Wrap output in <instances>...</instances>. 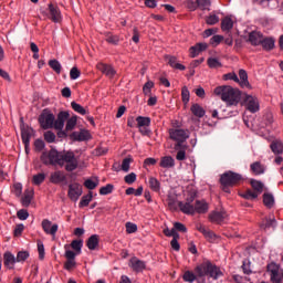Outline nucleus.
<instances>
[{
	"mask_svg": "<svg viewBox=\"0 0 283 283\" xmlns=\"http://www.w3.org/2000/svg\"><path fill=\"white\" fill-rule=\"evenodd\" d=\"M71 107L72 109H74V112H76L77 114H81L82 116H85V114H87V111L76 102H72Z\"/></svg>",
	"mask_w": 283,
	"mask_h": 283,
	"instance_id": "79ce46f5",
	"label": "nucleus"
},
{
	"mask_svg": "<svg viewBox=\"0 0 283 283\" xmlns=\"http://www.w3.org/2000/svg\"><path fill=\"white\" fill-rule=\"evenodd\" d=\"M175 231H180L181 233H187V227L182 224L181 222H175L174 223Z\"/></svg>",
	"mask_w": 283,
	"mask_h": 283,
	"instance_id": "338daca9",
	"label": "nucleus"
},
{
	"mask_svg": "<svg viewBox=\"0 0 283 283\" xmlns=\"http://www.w3.org/2000/svg\"><path fill=\"white\" fill-rule=\"evenodd\" d=\"M263 50L266 52H271L275 48V39L273 38H264L261 40V44Z\"/></svg>",
	"mask_w": 283,
	"mask_h": 283,
	"instance_id": "cd10ccee",
	"label": "nucleus"
},
{
	"mask_svg": "<svg viewBox=\"0 0 283 283\" xmlns=\"http://www.w3.org/2000/svg\"><path fill=\"white\" fill-rule=\"evenodd\" d=\"M81 77V71L78 70V67L73 66L70 71V78L71 81H76V78Z\"/></svg>",
	"mask_w": 283,
	"mask_h": 283,
	"instance_id": "864d4df0",
	"label": "nucleus"
},
{
	"mask_svg": "<svg viewBox=\"0 0 283 283\" xmlns=\"http://www.w3.org/2000/svg\"><path fill=\"white\" fill-rule=\"evenodd\" d=\"M207 63H208V66L211 70H217V67H221L222 66V63L220 62V60H218L216 57L208 59Z\"/></svg>",
	"mask_w": 283,
	"mask_h": 283,
	"instance_id": "c03bdc74",
	"label": "nucleus"
},
{
	"mask_svg": "<svg viewBox=\"0 0 283 283\" xmlns=\"http://www.w3.org/2000/svg\"><path fill=\"white\" fill-rule=\"evenodd\" d=\"M41 14L44 19H50L53 23L61 22V10L56 4L49 3L46 9H41Z\"/></svg>",
	"mask_w": 283,
	"mask_h": 283,
	"instance_id": "423d86ee",
	"label": "nucleus"
},
{
	"mask_svg": "<svg viewBox=\"0 0 283 283\" xmlns=\"http://www.w3.org/2000/svg\"><path fill=\"white\" fill-rule=\"evenodd\" d=\"M206 240H209L210 242L216 240V233H213V231L206 229L205 233H203Z\"/></svg>",
	"mask_w": 283,
	"mask_h": 283,
	"instance_id": "774afa93",
	"label": "nucleus"
},
{
	"mask_svg": "<svg viewBox=\"0 0 283 283\" xmlns=\"http://www.w3.org/2000/svg\"><path fill=\"white\" fill-rule=\"evenodd\" d=\"M159 166L163 167V169H171L176 167V160L171 156H165L161 157Z\"/></svg>",
	"mask_w": 283,
	"mask_h": 283,
	"instance_id": "393cba45",
	"label": "nucleus"
},
{
	"mask_svg": "<svg viewBox=\"0 0 283 283\" xmlns=\"http://www.w3.org/2000/svg\"><path fill=\"white\" fill-rule=\"evenodd\" d=\"M93 198H94V195L92 193V191H90L87 195L83 196L78 203L80 209H83L84 207H88L90 202L93 200Z\"/></svg>",
	"mask_w": 283,
	"mask_h": 283,
	"instance_id": "e433bc0d",
	"label": "nucleus"
},
{
	"mask_svg": "<svg viewBox=\"0 0 283 283\" xmlns=\"http://www.w3.org/2000/svg\"><path fill=\"white\" fill-rule=\"evenodd\" d=\"M220 22V18L216 14H210L207 19H206V23L208 25H216V23Z\"/></svg>",
	"mask_w": 283,
	"mask_h": 283,
	"instance_id": "4d7b16f0",
	"label": "nucleus"
},
{
	"mask_svg": "<svg viewBox=\"0 0 283 283\" xmlns=\"http://www.w3.org/2000/svg\"><path fill=\"white\" fill-rule=\"evenodd\" d=\"M98 242H101L98 234H92L86 241V247L90 251H96L98 249Z\"/></svg>",
	"mask_w": 283,
	"mask_h": 283,
	"instance_id": "a878e982",
	"label": "nucleus"
},
{
	"mask_svg": "<svg viewBox=\"0 0 283 283\" xmlns=\"http://www.w3.org/2000/svg\"><path fill=\"white\" fill-rule=\"evenodd\" d=\"M193 200H196V192H192L190 197L186 199V202L179 201L178 207L180 212L186 216H195V206L192 205Z\"/></svg>",
	"mask_w": 283,
	"mask_h": 283,
	"instance_id": "6e6552de",
	"label": "nucleus"
},
{
	"mask_svg": "<svg viewBox=\"0 0 283 283\" xmlns=\"http://www.w3.org/2000/svg\"><path fill=\"white\" fill-rule=\"evenodd\" d=\"M260 195L256 191L253 190H247L243 195L242 198L245 200H255Z\"/></svg>",
	"mask_w": 283,
	"mask_h": 283,
	"instance_id": "8fccbe9b",
	"label": "nucleus"
},
{
	"mask_svg": "<svg viewBox=\"0 0 283 283\" xmlns=\"http://www.w3.org/2000/svg\"><path fill=\"white\" fill-rule=\"evenodd\" d=\"M98 185V179H86L84 181V187H86V189L93 190L96 186Z\"/></svg>",
	"mask_w": 283,
	"mask_h": 283,
	"instance_id": "3c124183",
	"label": "nucleus"
},
{
	"mask_svg": "<svg viewBox=\"0 0 283 283\" xmlns=\"http://www.w3.org/2000/svg\"><path fill=\"white\" fill-rule=\"evenodd\" d=\"M32 134H34V130L30 127H22L21 128V137L23 145H30V138H32Z\"/></svg>",
	"mask_w": 283,
	"mask_h": 283,
	"instance_id": "bb28decb",
	"label": "nucleus"
},
{
	"mask_svg": "<svg viewBox=\"0 0 283 283\" xmlns=\"http://www.w3.org/2000/svg\"><path fill=\"white\" fill-rule=\"evenodd\" d=\"M105 41L106 43H109L111 45H118L120 43V36L114 35L112 33H105Z\"/></svg>",
	"mask_w": 283,
	"mask_h": 283,
	"instance_id": "4c0bfd02",
	"label": "nucleus"
},
{
	"mask_svg": "<svg viewBox=\"0 0 283 283\" xmlns=\"http://www.w3.org/2000/svg\"><path fill=\"white\" fill-rule=\"evenodd\" d=\"M17 262V258L11 252H6L3 254V264L7 266V269H14V264Z\"/></svg>",
	"mask_w": 283,
	"mask_h": 283,
	"instance_id": "4be33fe9",
	"label": "nucleus"
},
{
	"mask_svg": "<svg viewBox=\"0 0 283 283\" xmlns=\"http://www.w3.org/2000/svg\"><path fill=\"white\" fill-rule=\"evenodd\" d=\"M114 191V186L112 184H108L99 189L101 196H107Z\"/></svg>",
	"mask_w": 283,
	"mask_h": 283,
	"instance_id": "6e6d98bb",
	"label": "nucleus"
},
{
	"mask_svg": "<svg viewBox=\"0 0 283 283\" xmlns=\"http://www.w3.org/2000/svg\"><path fill=\"white\" fill-rule=\"evenodd\" d=\"M239 85L241 87H247L248 90H251V84L249 83V74L244 71V69H241L239 71Z\"/></svg>",
	"mask_w": 283,
	"mask_h": 283,
	"instance_id": "5701e85b",
	"label": "nucleus"
},
{
	"mask_svg": "<svg viewBox=\"0 0 283 283\" xmlns=\"http://www.w3.org/2000/svg\"><path fill=\"white\" fill-rule=\"evenodd\" d=\"M182 280H184V282L193 283V282H196L197 276L195 275L193 272H191V271H186V272L184 273V275H182Z\"/></svg>",
	"mask_w": 283,
	"mask_h": 283,
	"instance_id": "a18cd8bd",
	"label": "nucleus"
},
{
	"mask_svg": "<svg viewBox=\"0 0 283 283\" xmlns=\"http://www.w3.org/2000/svg\"><path fill=\"white\" fill-rule=\"evenodd\" d=\"M193 207H195V214L196 213L205 214V213H208L209 211V202H207V200L205 199L196 200L193 203Z\"/></svg>",
	"mask_w": 283,
	"mask_h": 283,
	"instance_id": "2eb2a0df",
	"label": "nucleus"
},
{
	"mask_svg": "<svg viewBox=\"0 0 283 283\" xmlns=\"http://www.w3.org/2000/svg\"><path fill=\"white\" fill-rule=\"evenodd\" d=\"M262 39H264V35L261 32L252 31L249 34L248 41L251 45H260L262 43Z\"/></svg>",
	"mask_w": 283,
	"mask_h": 283,
	"instance_id": "aec40b11",
	"label": "nucleus"
},
{
	"mask_svg": "<svg viewBox=\"0 0 283 283\" xmlns=\"http://www.w3.org/2000/svg\"><path fill=\"white\" fill-rule=\"evenodd\" d=\"M67 118H70L69 112H60L57 114V118L55 119L52 112L44 109L39 116V123L42 129H52V127H54L57 132H63V127H65V120H67Z\"/></svg>",
	"mask_w": 283,
	"mask_h": 283,
	"instance_id": "f03ea898",
	"label": "nucleus"
},
{
	"mask_svg": "<svg viewBox=\"0 0 283 283\" xmlns=\"http://www.w3.org/2000/svg\"><path fill=\"white\" fill-rule=\"evenodd\" d=\"M38 253H39L40 260L45 259V247L43 245V242H41V241H38Z\"/></svg>",
	"mask_w": 283,
	"mask_h": 283,
	"instance_id": "13d9d810",
	"label": "nucleus"
},
{
	"mask_svg": "<svg viewBox=\"0 0 283 283\" xmlns=\"http://www.w3.org/2000/svg\"><path fill=\"white\" fill-rule=\"evenodd\" d=\"M28 258H30V252L28 251H20L17 254V262H25V260H28Z\"/></svg>",
	"mask_w": 283,
	"mask_h": 283,
	"instance_id": "603ef678",
	"label": "nucleus"
},
{
	"mask_svg": "<svg viewBox=\"0 0 283 283\" xmlns=\"http://www.w3.org/2000/svg\"><path fill=\"white\" fill-rule=\"evenodd\" d=\"M216 96H220L228 107H233L240 103V91L232 86H218L214 88Z\"/></svg>",
	"mask_w": 283,
	"mask_h": 283,
	"instance_id": "7ed1b4c3",
	"label": "nucleus"
},
{
	"mask_svg": "<svg viewBox=\"0 0 283 283\" xmlns=\"http://www.w3.org/2000/svg\"><path fill=\"white\" fill-rule=\"evenodd\" d=\"M222 41H224V36H222V35H213L210 39V45L212 48H218V45H220V43H222Z\"/></svg>",
	"mask_w": 283,
	"mask_h": 283,
	"instance_id": "de8ad7c7",
	"label": "nucleus"
},
{
	"mask_svg": "<svg viewBox=\"0 0 283 283\" xmlns=\"http://www.w3.org/2000/svg\"><path fill=\"white\" fill-rule=\"evenodd\" d=\"M65 180H66V177H65L64 171L57 170V171H54L51 174L50 181L53 185H59L61 182H65Z\"/></svg>",
	"mask_w": 283,
	"mask_h": 283,
	"instance_id": "412c9836",
	"label": "nucleus"
},
{
	"mask_svg": "<svg viewBox=\"0 0 283 283\" xmlns=\"http://www.w3.org/2000/svg\"><path fill=\"white\" fill-rule=\"evenodd\" d=\"M227 218V212L226 211H212L209 213V220L210 222H213L214 224H220L224 222Z\"/></svg>",
	"mask_w": 283,
	"mask_h": 283,
	"instance_id": "f3484780",
	"label": "nucleus"
},
{
	"mask_svg": "<svg viewBox=\"0 0 283 283\" xmlns=\"http://www.w3.org/2000/svg\"><path fill=\"white\" fill-rule=\"evenodd\" d=\"M240 180H242V175L233 171L224 172L220 178V182L223 187L222 190L229 193V187H235Z\"/></svg>",
	"mask_w": 283,
	"mask_h": 283,
	"instance_id": "39448f33",
	"label": "nucleus"
},
{
	"mask_svg": "<svg viewBox=\"0 0 283 283\" xmlns=\"http://www.w3.org/2000/svg\"><path fill=\"white\" fill-rule=\"evenodd\" d=\"M268 273L272 283H282V276L280 275V265L276 263L268 264Z\"/></svg>",
	"mask_w": 283,
	"mask_h": 283,
	"instance_id": "f8f14e48",
	"label": "nucleus"
},
{
	"mask_svg": "<svg viewBox=\"0 0 283 283\" xmlns=\"http://www.w3.org/2000/svg\"><path fill=\"white\" fill-rule=\"evenodd\" d=\"M98 70L99 72H102V74H105V76H107L108 78H114V76H116V70H114V66L112 65L99 64Z\"/></svg>",
	"mask_w": 283,
	"mask_h": 283,
	"instance_id": "6ab92c4d",
	"label": "nucleus"
},
{
	"mask_svg": "<svg viewBox=\"0 0 283 283\" xmlns=\"http://www.w3.org/2000/svg\"><path fill=\"white\" fill-rule=\"evenodd\" d=\"M181 98L184 103H189V98H190V93H189V88H187V86H184L181 90Z\"/></svg>",
	"mask_w": 283,
	"mask_h": 283,
	"instance_id": "bf43d9fd",
	"label": "nucleus"
},
{
	"mask_svg": "<svg viewBox=\"0 0 283 283\" xmlns=\"http://www.w3.org/2000/svg\"><path fill=\"white\" fill-rule=\"evenodd\" d=\"M44 181H45V174L40 172L33 176V179H32L33 185L39 186V185H42V182Z\"/></svg>",
	"mask_w": 283,
	"mask_h": 283,
	"instance_id": "09e8293b",
	"label": "nucleus"
},
{
	"mask_svg": "<svg viewBox=\"0 0 283 283\" xmlns=\"http://www.w3.org/2000/svg\"><path fill=\"white\" fill-rule=\"evenodd\" d=\"M195 271L198 277L209 275V277H212V280H218L223 275L222 270L209 261L198 265Z\"/></svg>",
	"mask_w": 283,
	"mask_h": 283,
	"instance_id": "20e7f679",
	"label": "nucleus"
},
{
	"mask_svg": "<svg viewBox=\"0 0 283 283\" xmlns=\"http://www.w3.org/2000/svg\"><path fill=\"white\" fill-rule=\"evenodd\" d=\"M244 103L248 112H251V114H256V112H260V99H258V97L245 95Z\"/></svg>",
	"mask_w": 283,
	"mask_h": 283,
	"instance_id": "9b49d317",
	"label": "nucleus"
},
{
	"mask_svg": "<svg viewBox=\"0 0 283 283\" xmlns=\"http://www.w3.org/2000/svg\"><path fill=\"white\" fill-rule=\"evenodd\" d=\"M17 216H18L19 220H28V218H30V213L25 209L19 210L17 212Z\"/></svg>",
	"mask_w": 283,
	"mask_h": 283,
	"instance_id": "0e129e2a",
	"label": "nucleus"
},
{
	"mask_svg": "<svg viewBox=\"0 0 283 283\" xmlns=\"http://www.w3.org/2000/svg\"><path fill=\"white\" fill-rule=\"evenodd\" d=\"M32 198H34V190L33 189H27L24 191V195L21 199L22 206L28 207L32 203Z\"/></svg>",
	"mask_w": 283,
	"mask_h": 283,
	"instance_id": "c85d7f7f",
	"label": "nucleus"
},
{
	"mask_svg": "<svg viewBox=\"0 0 283 283\" xmlns=\"http://www.w3.org/2000/svg\"><path fill=\"white\" fill-rule=\"evenodd\" d=\"M49 66L55 74H61V70H63V66H61V62H59V60H50Z\"/></svg>",
	"mask_w": 283,
	"mask_h": 283,
	"instance_id": "ea45409f",
	"label": "nucleus"
},
{
	"mask_svg": "<svg viewBox=\"0 0 283 283\" xmlns=\"http://www.w3.org/2000/svg\"><path fill=\"white\" fill-rule=\"evenodd\" d=\"M222 32H231L233 30V20L230 17H226L221 20Z\"/></svg>",
	"mask_w": 283,
	"mask_h": 283,
	"instance_id": "473e14b6",
	"label": "nucleus"
},
{
	"mask_svg": "<svg viewBox=\"0 0 283 283\" xmlns=\"http://www.w3.org/2000/svg\"><path fill=\"white\" fill-rule=\"evenodd\" d=\"M250 170L254 176H262V174L266 171V168L264 167V165H262V163L254 161L250 165Z\"/></svg>",
	"mask_w": 283,
	"mask_h": 283,
	"instance_id": "b1692460",
	"label": "nucleus"
},
{
	"mask_svg": "<svg viewBox=\"0 0 283 283\" xmlns=\"http://www.w3.org/2000/svg\"><path fill=\"white\" fill-rule=\"evenodd\" d=\"M132 160H133L132 157L123 159L122 171H125V172L129 171V165H132Z\"/></svg>",
	"mask_w": 283,
	"mask_h": 283,
	"instance_id": "052dcab7",
	"label": "nucleus"
},
{
	"mask_svg": "<svg viewBox=\"0 0 283 283\" xmlns=\"http://www.w3.org/2000/svg\"><path fill=\"white\" fill-rule=\"evenodd\" d=\"M44 140H46V143H54V140H56V135L49 130L44 133Z\"/></svg>",
	"mask_w": 283,
	"mask_h": 283,
	"instance_id": "e2e57ef3",
	"label": "nucleus"
},
{
	"mask_svg": "<svg viewBox=\"0 0 283 283\" xmlns=\"http://www.w3.org/2000/svg\"><path fill=\"white\" fill-rule=\"evenodd\" d=\"M71 249H73V251H75L74 253L78 255L81 253V249H83V240H73L71 242Z\"/></svg>",
	"mask_w": 283,
	"mask_h": 283,
	"instance_id": "a19ab883",
	"label": "nucleus"
},
{
	"mask_svg": "<svg viewBox=\"0 0 283 283\" xmlns=\"http://www.w3.org/2000/svg\"><path fill=\"white\" fill-rule=\"evenodd\" d=\"M263 205L268 207V209H272L273 205H275V198L271 193L263 195Z\"/></svg>",
	"mask_w": 283,
	"mask_h": 283,
	"instance_id": "58836bf2",
	"label": "nucleus"
},
{
	"mask_svg": "<svg viewBox=\"0 0 283 283\" xmlns=\"http://www.w3.org/2000/svg\"><path fill=\"white\" fill-rule=\"evenodd\" d=\"M189 129L171 128L169 129V136L171 140L177 143L176 147H180L185 140L189 138Z\"/></svg>",
	"mask_w": 283,
	"mask_h": 283,
	"instance_id": "0eeeda50",
	"label": "nucleus"
},
{
	"mask_svg": "<svg viewBox=\"0 0 283 283\" xmlns=\"http://www.w3.org/2000/svg\"><path fill=\"white\" fill-rule=\"evenodd\" d=\"M148 187L151 191L158 193V191H160V181L156 177H149Z\"/></svg>",
	"mask_w": 283,
	"mask_h": 283,
	"instance_id": "c9c22d12",
	"label": "nucleus"
},
{
	"mask_svg": "<svg viewBox=\"0 0 283 283\" xmlns=\"http://www.w3.org/2000/svg\"><path fill=\"white\" fill-rule=\"evenodd\" d=\"M43 165H59L65 167L67 171H74L78 169V159L74 151H61L51 149L50 151L42 153L40 157Z\"/></svg>",
	"mask_w": 283,
	"mask_h": 283,
	"instance_id": "f257e3e1",
	"label": "nucleus"
},
{
	"mask_svg": "<svg viewBox=\"0 0 283 283\" xmlns=\"http://www.w3.org/2000/svg\"><path fill=\"white\" fill-rule=\"evenodd\" d=\"M64 258H66V262L64 263V269L66 271H72L76 266V253L71 250H66Z\"/></svg>",
	"mask_w": 283,
	"mask_h": 283,
	"instance_id": "4468645a",
	"label": "nucleus"
},
{
	"mask_svg": "<svg viewBox=\"0 0 283 283\" xmlns=\"http://www.w3.org/2000/svg\"><path fill=\"white\" fill-rule=\"evenodd\" d=\"M190 111L197 118H203L205 114H207V111L200 104H192Z\"/></svg>",
	"mask_w": 283,
	"mask_h": 283,
	"instance_id": "7c9ffc66",
	"label": "nucleus"
},
{
	"mask_svg": "<svg viewBox=\"0 0 283 283\" xmlns=\"http://www.w3.org/2000/svg\"><path fill=\"white\" fill-rule=\"evenodd\" d=\"M277 224V221L275 220V217H269L262 220L261 222V229H271V227H275Z\"/></svg>",
	"mask_w": 283,
	"mask_h": 283,
	"instance_id": "f704fd0d",
	"label": "nucleus"
},
{
	"mask_svg": "<svg viewBox=\"0 0 283 283\" xmlns=\"http://www.w3.org/2000/svg\"><path fill=\"white\" fill-rule=\"evenodd\" d=\"M67 196L70 198V200H72V202H77L78 198H81V196H83V186H81V184H71L69 186V192Z\"/></svg>",
	"mask_w": 283,
	"mask_h": 283,
	"instance_id": "9d476101",
	"label": "nucleus"
},
{
	"mask_svg": "<svg viewBox=\"0 0 283 283\" xmlns=\"http://www.w3.org/2000/svg\"><path fill=\"white\" fill-rule=\"evenodd\" d=\"M165 61L172 67L174 70H180L181 72H185L187 67L178 62V57L174 55H165Z\"/></svg>",
	"mask_w": 283,
	"mask_h": 283,
	"instance_id": "dca6fc26",
	"label": "nucleus"
},
{
	"mask_svg": "<svg viewBox=\"0 0 283 283\" xmlns=\"http://www.w3.org/2000/svg\"><path fill=\"white\" fill-rule=\"evenodd\" d=\"M124 180H125L126 185H134V182H136V174L130 172V174L126 175L124 177Z\"/></svg>",
	"mask_w": 283,
	"mask_h": 283,
	"instance_id": "680f3d73",
	"label": "nucleus"
},
{
	"mask_svg": "<svg viewBox=\"0 0 283 283\" xmlns=\"http://www.w3.org/2000/svg\"><path fill=\"white\" fill-rule=\"evenodd\" d=\"M199 10H211V0H197Z\"/></svg>",
	"mask_w": 283,
	"mask_h": 283,
	"instance_id": "37998d69",
	"label": "nucleus"
},
{
	"mask_svg": "<svg viewBox=\"0 0 283 283\" xmlns=\"http://www.w3.org/2000/svg\"><path fill=\"white\" fill-rule=\"evenodd\" d=\"M71 138H73V140H78V142L90 140V132L87 130L74 132L72 133Z\"/></svg>",
	"mask_w": 283,
	"mask_h": 283,
	"instance_id": "c756f323",
	"label": "nucleus"
},
{
	"mask_svg": "<svg viewBox=\"0 0 283 283\" xmlns=\"http://www.w3.org/2000/svg\"><path fill=\"white\" fill-rule=\"evenodd\" d=\"M41 227L44 233H46V235H51L53 240L54 238H56V232L59 231V224L56 223L52 224V221H50L49 219H44L41 222Z\"/></svg>",
	"mask_w": 283,
	"mask_h": 283,
	"instance_id": "ddd939ff",
	"label": "nucleus"
},
{
	"mask_svg": "<svg viewBox=\"0 0 283 283\" xmlns=\"http://www.w3.org/2000/svg\"><path fill=\"white\" fill-rule=\"evenodd\" d=\"M76 123H77V117L76 116H73L71 118L67 117L65 130L62 134L64 136H67V132H72V129H74V127H76Z\"/></svg>",
	"mask_w": 283,
	"mask_h": 283,
	"instance_id": "72a5a7b5",
	"label": "nucleus"
},
{
	"mask_svg": "<svg viewBox=\"0 0 283 283\" xmlns=\"http://www.w3.org/2000/svg\"><path fill=\"white\" fill-rule=\"evenodd\" d=\"M129 266L130 269H133V271H136V273H140V271H145V263L136 256L129 260Z\"/></svg>",
	"mask_w": 283,
	"mask_h": 283,
	"instance_id": "a211bd4d",
	"label": "nucleus"
},
{
	"mask_svg": "<svg viewBox=\"0 0 283 283\" xmlns=\"http://www.w3.org/2000/svg\"><path fill=\"white\" fill-rule=\"evenodd\" d=\"M136 123L139 132L142 133V136H149V134H151V130L149 129V125H151V118L138 116L136 118Z\"/></svg>",
	"mask_w": 283,
	"mask_h": 283,
	"instance_id": "1a4fd4ad",
	"label": "nucleus"
},
{
	"mask_svg": "<svg viewBox=\"0 0 283 283\" xmlns=\"http://www.w3.org/2000/svg\"><path fill=\"white\" fill-rule=\"evenodd\" d=\"M251 186L254 189V191L259 195L262 193V191L264 190V185L261 181L252 180Z\"/></svg>",
	"mask_w": 283,
	"mask_h": 283,
	"instance_id": "49530a36",
	"label": "nucleus"
},
{
	"mask_svg": "<svg viewBox=\"0 0 283 283\" xmlns=\"http://www.w3.org/2000/svg\"><path fill=\"white\" fill-rule=\"evenodd\" d=\"M138 231V226L132 222L126 223V233H136Z\"/></svg>",
	"mask_w": 283,
	"mask_h": 283,
	"instance_id": "69168bd1",
	"label": "nucleus"
},
{
	"mask_svg": "<svg viewBox=\"0 0 283 283\" xmlns=\"http://www.w3.org/2000/svg\"><path fill=\"white\" fill-rule=\"evenodd\" d=\"M154 87V82L148 81L145 83L144 87H143V92L145 94V96H151V88Z\"/></svg>",
	"mask_w": 283,
	"mask_h": 283,
	"instance_id": "5fc2aeb1",
	"label": "nucleus"
},
{
	"mask_svg": "<svg viewBox=\"0 0 283 283\" xmlns=\"http://www.w3.org/2000/svg\"><path fill=\"white\" fill-rule=\"evenodd\" d=\"M271 150L273 154L280 155L283 154V143L282 139H274L270 145Z\"/></svg>",
	"mask_w": 283,
	"mask_h": 283,
	"instance_id": "2f4dec72",
	"label": "nucleus"
}]
</instances>
